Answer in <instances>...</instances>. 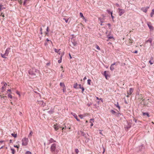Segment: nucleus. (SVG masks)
Wrapping results in <instances>:
<instances>
[{
  "instance_id": "44",
  "label": "nucleus",
  "mask_w": 154,
  "mask_h": 154,
  "mask_svg": "<svg viewBox=\"0 0 154 154\" xmlns=\"http://www.w3.org/2000/svg\"><path fill=\"white\" fill-rule=\"evenodd\" d=\"M79 88L80 89H81L83 87L82 86V85L81 84H79Z\"/></svg>"
},
{
  "instance_id": "47",
  "label": "nucleus",
  "mask_w": 154,
  "mask_h": 154,
  "mask_svg": "<svg viewBox=\"0 0 154 154\" xmlns=\"http://www.w3.org/2000/svg\"><path fill=\"white\" fill-rule=\"evenodd\" d=\"M46 41H48V42H50L51 43H52V42L51 40H50L48 38H47L46 39Z\"/></svg>"
},
{
  "instance_id": "22",
  "label": "nucleus",
  "mask_w": 154,
  "mask_h": 154,
  "mask_svg": "<svg viewBox=\"0 0 154 154\" xmlns=\"http://www.w3.org/2000/svg\"><path fill=\"white\" fill-rule=\"evenodd\" d=\"M74 118L76 119V120L79 122L80 120L78 118V117L77 115L76 114H75L74 115Z\"/></svg>"
},
{
  "instance_id": "41",
  "label": "nucleus",
  "mask_w": 154,
  "mask_h": 154,
  "mask_svg": "<svg viewBox=\"0 0 154 154\" xmlns=\"http://www.w3.org/2000/svg\"><path fill=\"white\" fill-rule=\"evenodd\" d=\"M40 31L41 32L40 33L41 35H42V27L40 28Z\"/></svg>"
},
{
  "instance_id": "55",
  "label": "nucleus",
  "mask_w": 154,
  "mask_h": 154,
  "mask_svg": "<svg viewBox=\"0 0 154 154\" xmlns=\"http://www.w3.org/2000/svg\"><path fill=\"white\" fill-rule=\"evenodd\" d=\"M112 38V37H111V36H109V37H108L109 39Z\"/></svg>"
},
{
  "instance_id": "20",
  "label": "nucleus",
  "mask_w": 154,
  "mask_h": 154,
  "mask_svg": "<svg viewBox=\"0 0 154 154\" xmlns=\"http://www.w3.org/2000/svg\"><path fill=\"white\" fill-rule=\"evenodd\" d=\"M29 0H25L23 2V5L25 6L27 4L29 3Z\"/></svg>"
},
{
  "instance_id": "56",
  "label": "nucleus",
  "mask_w": 154,
  "mask_h": 154,
  "mask_svg": "<svg viewBox=\"0 0 154 154\" xmlns=\"http://www.w3.org/2000/svg\"><path fill=\"white\" fill-rule=\"evenodd\" d=\"M1 7H2V5L0 4V10H1Z\"/></svg>"
},
{
  "instance_id": "27",
  "label": "nucleus",
  "mask_w": 154,
  "mask_h": 154,
  "mask_svg": "<svg viewBox=\"0 0 154 154\" xmlns=\"http://www.w3.org/2000/svg\"><path fill=\"white\" fill-rule=\"evenodd\" d=\"M11 135L12 136H13L14 138H16L17 137V134H14V133H12V134H11Z\"/></svg>"
},
{
  "instance_id": "2",
  "label": "nucleus",
  "mask_w": 154,
  "mask_h": 154,
  "mask_svg": "<svg viewBox=\"0 0 154 154\" xmlns=\"http://www.w3.org/2000/svg\"><path fill=\"white\" fill-rule=\"evenodd\" d=\"M29 141L28 138L24 137L22 140V145L23 146H26L27 145Z\"/></svg>"
},
{
  "instance_id": "58",
  "label": "nucleus",
  "mask_w": 154,
  "mask_h": 154,
  "mask_svg": "<svg viewBox=\"0 0 154 154\" xmlns=\"http://www.w3.org/2000/svg\"><path fill=\"white\" fill-rule=\"evenodd\" d=\"M3 142H4V141H3V140L0 141V143H3Z\"/></svg>"
},
{
  "instance_id": "15",
  "label": "nucleus",
  "mask_w": 154,
  "mask_h": 154,
  "mask_svg": "<svg viewBox=\"0 0 154 154\" xmlns=\"http://www.w3.org/2000/svg\"><path fill=\"white\" fill-rule=\"evenodd\" d=\"M108 72L106 71H105L104 72L103 75L105 76L106 79H107V77L108 76Z\"/></svg>"
},
{
  "instance_id": "7",
  "label": "nucleus",
  "mask_w": 154,
  "mask_h": 154,
  "mask_svg": "<svg viewBox=\"0 0 154 154\" xmlns=\"http://www.w3.org/2000/svg\"><path fill=\"white\" fill-rule=\"evenodd\" d=\"M148 100L149 99H148L147 100L144 101V100L143 99V100H142L141 103H142L144 105L148 106H149V101Z\"/></svg>"
},
{
  "instance_id": "62",
  "label": "nucleus",
  "mask_w": 154,
  "mask_h": 154,
  "mask_svg": "<svg viewBox=\"0 0 154 154\" xmlns=\"http://www.w3.org/2000/svg\"><path fill=\"white\" fill-rule=\"evenodd\" d=\"M69 55L70 58H72V57H71L70 54H69Z\"/></svg>"
},
{
  "instance_id": "4",
  "label": "nucleus",
  "mask_w": 154,
  "mask_h": 154,
  "mask_svg": "<svg viewBox=\"0 0 154 154\" xmlns=\"http://www.w3.org/2000/svg\"><path fill=\"white\" fill-rule=\"evenodd\" d=\"M6 94H3L0 95V97L1 100L3 101V102L4 103L6 102V100H7V97L6 96Z\"/></svg>"
},
{
  "instance_id": "36",
  "label": "nucleus",
  "mask_w": 154,
  "mask_h": 154,
  "mask_svg": "<svg viewBox=\"0 0 154 154\" xmlns=\"http://www.w3.org/2000/svg\"><path fill=\"white\" fill-rule=\"evenodd\" d=\"M78 85L77 84V83H76V84H75L74 85V88H77V86Z\"/></svg>"
},
{
  "instance_id": "49",
  "label": "nucleus",
  "mask_w": 154,
  "mask_h": 154,
  "mask_svg": "<svg viewBox=\"0 0 154 154\" xmlns=\"http://www.w3.org/2000/svg\"><path fill=\"white\" fill-rule=\"evenodd\" d=\"M137 52H138V51H135L134 52H133V53H135V54L137 53Z\"/></svg>"
},
{
  "instance_id": "45",
  "label": "nucleus",
  "mask_w": 154,
  "mask_h": 154,
  "mask_svg": "<svg viewBox=\"0 0 154 154\" xmlns=\"http://www.w3.org/2000/svg\"><path fill=\"white\" fill-rule=\"evenodd\" d=\"M82 89V93H83L84 91V88L83 87L82 88H81Z\"/></svg>"
},
{
  "instance_id": "28",
  "label": "nucleus",
  "mask_w": 154,
  "mask_h": 154,
  "mask_svg": "<svg viewBox=\"0 0 154 154\" xmlns=\"http://www.w3.org/2000/svg\"><path fill=\"white\" fill-rule=\"evenodd\" d=\"M11 150L12 151V154H14L15 152V150L13 149H11Z\"/></svg>"
},
{
  "instance_id": "54",
  "label": "nucleus",
  "mask_w": 154,
  "mask_h": 154,
  "mask_svg": "<svg viewBox=\"0 0 154 154\" xmlns=\"http://www.w3.org/2000/svg\"><path fill=\"white\" fill-rule=\"evenodd\" d=\"M87 79V78H86V77H85L84 78V79H83V80H85V79Z\"/></svg>"
},
{
  "instance_id": "32",
  "label": "nucleus",
  "mask_w": 154,
  "mask_h": 154,
  "mask_svg": "<svg viewBox=\"0 0 154 154\" xmlns=\"http://www.w3.org/2000/svg\"><path fill=\"white\" fill-rule=\"evenodd\" d=\"M56 53H58L59 51L60 50V49H59V50L57 49L56 48L54 49Z\"/></svg>"
},
{
  "instance_id": "18",
  "label": "nucleus",
  "mask_w": 154,
  "mask_h": 154,
  "mask_svg": "<svg viewBox=\"0 0 154 154\" xmlns=\"http://www.w3.org/2000/svg\"><path fill=\"white\" fill-rule=\"evenodd\" d=\"M142 113L143 116H146L148 117H149V115L148 112H142Z\"/></svg>"
},
{
  "instance_id": "25",
  "label": "nucleus",
  "mask_w": 154,
  "mask_h": 154,
  "mask_svg": "<svg viewBox=\"0 0 154 154\" xmlns=\"http://www.w3.org/2000/svg\"><path fill=\"white\" fill-rule=\"evenodd\" d=\"M110 112L113 115H115L116 114V111L113 110H111L110 111Z\"/></svg>"
},
{
  "instance_id": "24",
  "label": "nucleus",
  "mask_w": 154,
  "mask_h": 154,
  "mask_svg": "<svg viewBox=\"0 0 154 154\" xmlns=\"http://www.w3.org/2000/svg\"><path fill=\"white\" fill-rule=\"evenodd\" d=\"M86 116L85 114V115H79V116L81 119H82L84 117Z\"/></svg>"
},
{
  "instance_id": "48",
  "label": "nucleus",
  "mask_w": 154,
  "mask_h": 154,
  "mask_svg": "<svg viewBox=\"0 0 154 154\" xmlns=\"http://www.w3.org/2000/svg\"><path fill=\"white\" fill-rule=\"evenodd\" d=\"M43 103H44V102H43L42 101H40L38 102V103H42V104H43Z\"/></svg>"
},
{
  "instance_id": "11",
  "label": "nucleus",
  "mask_w": 154,
  "mask_h": 154,
  "mask_svg": "<svg viewBox=\"0 0 154 154\" xmlns=\"http://www.w3.org/2000/svg\"><path fill=\"white\" fill-rule=\"evenodd\" d=\"M147 24L151 30H153L154 29V28L153 26L152 25V24L150 22H148L147 23Z\"/></svg>"
},
{
  "instance_id": "38",
  "label": "nucleus",
  "mask_w": 154,
  "mask_h": 154,
  "mask_svg": "<svg viewBox=\"0 0 154 154\" xmlns=\"http://www.w3.org/2000/svg\"><path fill=\"white\" fill-rule=\"evenodd\" d=\"M63 20H65L66 23H67L68 21V19H66L65 18H63Z\"/></svg>"
},
{
  "instance_id": "60",
  "label": "nucleus",
  "mask_w": 154,
  "mask_h": 154,
  "mask_svg": "<svg viewBox=\"0 0 154 154\" xmlns=\"http://www.w3.org/2000/svg\"><path fill=\"white\" fill-rule=\"evenodd\" d=\"M110 14L112 16V12H110Z\"/></svg>"
},
{
  "instance_id": "9",
  "label": "nucleus",
  "mask_w": 154,
  "mask_h": 154,
  "mask_svg": "<svg viewBox=\"0 0 154 154\" xmlns=\"http://www.w3.org/2000/svg\"><path fill=\"white\" fill-rule=\"evenodd\" d=\"M118 10L119 11L118 12L120 16H122L125 12V10L123 9L118 8Z\"/></svg>"
},
{
  "instance_id": "6",
  "label": "nucleus",
  "mask_w": 154,
  "mask_h": 154,
  "mask_svg": "<svg viewBox=\"0 0 154 154\" xmlns=\"http://www.w3.org/2000/svg\"><path fill=\"white\" fill-rule=\"evenodd\" d=\"M133 91V89L132 88H130L129 90L127 91V97H129L131 95Z\"/></svg>"
},
{
  "instance_id": "14",
  "label": "nucleus",
  "mask_w": 154,
  "mask_h": 154,
  "mask_svg": "<svg viewBox=\"0 0 154 154\" xmlns=\"http://www.w3.org/2000/svg\"><path fill=\"white\" fill-rule=\"evenodd\" d=\"M133 42V40L130 38L129 39L128 42H127V44L128 45H130L131 44H132Z\"/></svg>"
},
{
  "instance_id": "3",
  "label": "nucleus",
  "mask_w": 154,
  "mask_h": 154,
  "mask_svg": "<svg viewBox=\"0 0 154 154\" xmlns=\"http://www.w3.org/2000/svg\"><path fill=\"white\" fill-rule=\"evenodd\" d=\"M10 50V48H7L4 54H1L2 57L4 58H6L8 55Z\"/></svg>"
},
{
  "instance_id": "35",
  "label": "nucleus",
  "mask_w": 154,
  "mask_h": 154,
  "mask_svg": "<svg viewBox=\"0 0 154 154\" xmlns=\"http://www.w3.org/2000/svg\"><path fill=\"white\" fill-rule=\"evenodd\" d=\"M75 151L76 153V154H78V152H79V150L78 149H75Z\"/></svg>"
},
{
  "instance_id": "10",
  "label": "nucleus",
  "mask_w": 154,
  "mask_h": 154,
  "mask_svg": "<svg viewBox=\"0 0 154 154\" xmlns=\"http://www.w3.org/2000/svg\"><path fill=\"white\" fill-rule=\"evenodd\" d=\"M56 148V144L54 143L51 145V151L52 152H54Z\"/></svg>"
},
{
  "instance_id": "12",
  "label": "nucleus",
  "mask_w": 154,
  "mask_h": 154,
  "mask_svg": "<svg viewBox=\"0 0 154 154\" xmlns=\"http://www.w3.org/2000/svg\"><path fill=\"white\" fill-rule=\"evenodd\" d=\"M94 122V119H91L90 120V123H91V127L93 126V123Z\"/></svg>"
},
{
  "instance_id": "42",
  "label": "nucleus",
  "mask_w": 154,
  "mask_h": 154,
  "mask_svg": "<svg viewBox=\"0 0 154 154\" xmlns=\"http://www.w3.org/2000/svg\"><path fill=\"white\" fill-rule=\"evenodd\" d=\"M18 2L20 4H21L22 3V0H19Z\"/></svg>"
},
{
  "instance_id": "39",
  "label": "nucleus",
  "mask_w": 154,
  "mask_h": 154,
  "mask_svg": "<svg viewBox=\"0 0 154 154\" xmlns=\"http://www.w3.org/2000/svg\"><path fill=\"white\" fill-rule=\"evenodd\" d=\"M8 92H10L11 93V90L10 89H9L8 90L6 91V92H7V93H8Z\"/></svg>"
},
{
  "instance_id": "19",
  "label": "nucleus",
  "mask_w": 154,
  "mask_h": 154,
  "mask_svg": "<svg viewBox=\"0 0 154 154\" xmlns=\"http://www.w3.org/2000/svg\"><path fill=\"white\" fill-rule=\"evenodd\" d=\"M80 15L81 18H82L84 20H85V21L86 20V19L85 18L84 16H83V14L82 13L80 12Z\"/></svg>"
},
{
  "instance_id": "29",
  "label": "nucleus",
  "mask_w": 154,
  "mask_h": 154,
  "mask_svg": "<svg viewBox=\"0 0 154 154\" xmlns=\"http://www.w3.org/2000/svg\"><path fill=\"white\" fill-rule=\"evenodd\" d=\"M33 134L32 132V131H31L30 133H29L28 137H31L32 136V134Z\"/></svg>"
},
{
  "instance_id": "50",
  "label": "nucleus",
  "mask_w": 154,
  "mask_h": 154,
  "mask_svg": "<svg viewBox=\"0 0 154 154\" xmlns=\"http://www.w3.org/2000/svg\"><path fill=\"white\" fill-rule=\"evenodd\" d=\"M16 93L17 94H18L19 95H20V94H19V92L18 91H16Z\"/></svg>"
},
{
  "instance_id": "5",
  "label": "nucleus",
  "mask_w": 154,
  "mask_h": 154,
  "mask_svg": "<svg viewBox=\"0 0 154 154\" xmlns=\"http://www.w3.org/2000/svg\"><path fill=\"white\" fill-rule=\"evenodd\" d=\"M2 86L1 88V91L4 92L6 90V87L7 85V84L5 82H2Z\"/></svg>"
},
{
  "instance_id": "52",
  "label": "nucleus",
  "mask_w": 154,
  "mask_h": 154,
  "mask_svg": "<svg viewBox=\"0 0 154 154\" xmlns=\"http://www.w3.org/2000/svg\"><path fill=\"white\" fill-rule=\"evenodd\" d=\"M14 147H17V148H19V146H17V145L14 146Z\"/></svg>"
},
{
  "instance_id": "1",
  "label": "nucleus",
  "mask_w": 154,
  "mask_h": 154,
  "mask_svg": "<svg viewBox=\"0 0 154 154\" xmlns=\"http://www.w3.org/2000/svg\"><path fill=\"white\" fill-rule=\"evenodd\" d=\"M39 72V71L34 68H32L29 71V74L33 78L37 77V75Z\"/></svg>"
},
{
  "instance_id": "23",
  "label": "nucleus",
  "mask_w": 154,
  "mask_h": 154,
  "mask_svg": "<svg viewBox=\"0 0 154 154\" xmlns=\"http://www.w3.org/2000/svg\"><path fill=\"white\" fill-rule=\"evenodd\" d=\"M7 96H8V98H9L12 99V96L11 95V93L8 94Z\"/></svg>"
},
{
  "instance_id": "30",
  "label": "nucleus",
  "mask_w": 154,
  "mask_h": 154,
  "mask_svg": "<svg viewBox=\"0 0 154 154\" xmlns=\"http://www.w3.org/2000/svg\"><path fill=\"white\" fill-rule=\"evenodd\" d=\"M63 92H65L66 91V88L65 86L63 87Z\"/></svg>"
},
{
  "instance_id": "8",
  "label": "nucleus",
  "mask_w": 154,
  "mask_h": 154,
  "mask_svg": "<svg viewBox=\"0 0 154 154\" xmlns=\"http://www.w3.org/2000/svg\"><path fill=\"white\" fill-rule=\"evenodd\" d=\"M119 63V62H114L113 63L111 64L110 67V69L112 71L115 69L114 67V65H117Z\"/></svg>"
},
{
  "instance_id": "61",
  "label": "nucleus",
  "mask_w": 154,
  "mask_h": 154,
  "mask_svg": "<svg viewBox=\"0 0 154 154\" xmlns=\"http://www.w3.org/2000/svg\"><path fill=\"white\" fill-rule=\"evenodd\" d=\"M1 15L3 17H5L4 14L2 15V14H1Z\"/></svg>"
},
{
  "instance_id": "13",
  "label": "nucleus",
  "mask_w": 154,
  "mask_h": 154,
  "mask_svg": "<svg viewBox=\"0 0 154 154\" xmlns=\"http://www.w3.org/2000/svg\"><path fill=\"white\" fill-rule=\"evenodd\" d=\"M149 8V7H146V8H141V10L143 12L146 13L148 10V9Z\"/></svg>"
},
{
  "instance_id": "26",
  "label": "nucleus",
  "mask_w": 154,
  "mask_h": 154,
  "mask_svg": "<svg viewBox=\"0 0 154 154\" xmlns=\"http://www.w3.org/2000/svg\"><path fill=\"white\" fill-rule=\"evenodd\" d=\"M60 85L61 87H62V88L63 87H65V85L64 83L63 82H60Z\"/></svg>"
},
{
  "instance_id": "16",
  "label": "nucleus",
  "mask_w": 154,
  "mask_h": 154,
  "mask_svg": "<svg viewBox=\"0 0 154 154\" xmlns=\"http://www.w3.org/2000/svg\"><path fill=\"white\" fill-rule=\"evenodd\" d=\"M56 142V141L54 140L52 138H51L50 140H48V144H50L51 143H52L53 142Z\"/></svg>"
},
{
  "instance_id": "33",
  "label": "nucleus",
  "mask_w": 154,
  "mask_h": 154,
  "mask_svg": "<svg viewBox=\"0 0 154 154\" xmlns=\"http://www.w3.org/2000/svg\"><path fill=\"white\" fill-rule=\"evenodd\" d=\"M115 105L116 106L118 107V108H119V109H120V107L119 106V103H118V102H117V104H115Z\"/></svg>"
},
{
  "instance_id": "64",
  "label": "nucleus",
  "mask_w": 154,
  "mask_h": 154,
  "mask_svg": "<svg viewBox=\"0 0 154 154\" xmlns=\"http://www.w3.org/2000/svg\"><path fill=\"white\" fill-rule=\"evenodd\" d=\"M88 122V121L87 120L86 121L85 123H87Z\"/></svg>"
},
{
  "instance_id": "63",
  "label": "nucleus",
  "mask_w": 154,
  "mask_h": 154,
  "mask_svg": "<svg viewBox=\"0 0 154 154\" xmlns=\"http://www.w3.org/2000/svg\"><path fill=\"white\" fill-rule=\"evenodd\" d=\"M10 103L12 105H13V103L12 102H11Z\"/></svg>"
},
{
  "instance_id": "17",
  "label": "nucleus",
  "mask_w": 154,
  "mask_h": 154,
  "mask_svg": "<svg viewBox=\"0 0 154 154\" xmlns=\"http://www.w3.org/2000/svg\"><path fill=\"white\" fill-rule=\"evenodd\" d=\"M53 127L56 131L58 130L59 128V127L57 125L55 124L54 125Z\"/></svg>"
},
{
  "instance_id": "46",
  "label": "nucleus",
  "mask_w": 154,
  "mask_h": 154,
  "mask_svg": "<svg viewBox=\"0 0 154 154\" xmlns=\"http://www.w3.org/2000/svg\"><path fill=\"white\" fill-rule=\"evenodd\" d=\"M61 61H62L61 59L60 60H58V63H60L61 62Z\"/></svg>"
},
{
  "instance_id": "53",
  "label": "nucleus",
  "mask_w": 154,
  "mask_h": 154,
  "mask_svg": "<svg viewBox=\"0 0 154 154\" xmlns=\"http://www.w3.org/2000/svg\"><path fill=\"white\" fill-rule=\"evenodd\" d=\"M107 25L109 26V27H110L111 26V24L110 23H108Z\"/></svg>"
},
{
  "instance_id": "37",
  "label": "nucleus",
  "mask_w": 154,
  "mask_h": 154,
  "mask_svg": "<svg viewBox=\"0 0 154 154\" xmlns=\"http://www.w3.org/2000/svg\"><path fill=\"white\" fill-rule=\"evenodd\" d=\"M104 20V18H103L102 19H100V20L101 23H103V20Z\"/></svg>"
},
{
  "instance_id": "21",
  "label": "nucleus",
  "mask_w": 154,
  "mask_h": 154,
  "mask_svg": "<svg viewBox=\"0 0 154 154\" xmlns=\"http://www.w3.org/2000/svg\"><path fill=\"white\" fill-rule=\"evenodd\" d=\"M154 14V8L152 10V12L150 13V16L151 17H152Z\"/></svg>"
},
{
  "instance_id": "40",
  "label": "nucleus",
  "mask_w": 154,
  "mask_h": 154,
  "mask_svg": "<svg viewBox=\"0 0 154 154\" xmlns=\"http://www.w3.org/2000/svg\"><path fill=\"white\" fill-rule=\"evenodd\" d=\"M26 154H31V153L30 152L28 151L26 152Z\"/></svg>"
},
{
  "instance_id": "57",
  "label": "nucleus",
  "mask_w": 154,
  "mask_h": 154,
  "mask_svg": "<svg viewBox=\"0 0 154 154\" xmlns=\"http://www.w3.org/2000/svg\"><path fill=\"white\" fill-rule=\"evenodd\" d=\"M111 17H112V19H113L114 17L112 15H112H111Z\"/></svg>"
},
{
  "instance_id": "34",
  "label": "nucleus",
  "mask_w": 154,
  "mask_h": 154,
  "mask_svg": "<svg viewBox=\"0 0 154 154\" xmlns=\"http://www.w3.org/2000/svg\"><path fill=\"white\" fill-rule=\"evenodd\" d=\"M96 48L98 50H100V48L99 47V46L97 45H96Z\"/></svg>"
},
{
  "instance_id": "59",
  "label": "nucleus",
  "mask_w": 154,
  "mask_h": 154,
  "mask_svg": "<svg viewBox=\"0 0 154 154\" xmlns=\"http://www.w3.org/2000/svg\"><path fill=\"white\" fill-rule=\"evenodd\" d=\"M107 11L109 13H110V11L109 10H107Z\"/></svg>"
},
{
  "instance_id": "51",
  "label": "nucleus",
  "mask_w": 154,
  "mask_h": 154,
  "mask_svg": "<svg viewBox=\"0 0 154 154\" xmlns=\"http://www.w3.org/2000/svg\"><path fill=\"white\" fill-rule=\"evenodd\" d=\"M96 98L97 100H101L102 99V98H100V99H99V98L98 97H96Z\"/></svg>"
},
{
  "instance_id": "31",
  "label": "nucleus",
  "mask_w": 154,
  "mask_h": 154,
  "mask_svg": "<svg viewBox=\"0 0 154 154\" xmlns=\"http://www.w3.org/2000/svg\"><path fill=\"white\" fill-rule=\"evenodd\" d=\"M91 80L90 79H88V84L89 85H91Z\"/></svg>"
},
{
  "instance_id": "43",
  "label": "nucleus",
  "mask_w": 154,
  "mask_h": 154,
  "mask_svg": "<svg viewBox=\"0 0 154 154\" xmlns=\"http://www.w3.org/2000/svg\"><path fill=\"white\" fill-rule=\"evenodd\" d=\"M149 63H150V64L151 65H152L153 63L152 62V61L151 60H150L149 61Z\"/></svg>"
}]
</instances>
